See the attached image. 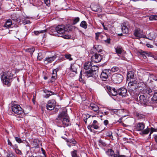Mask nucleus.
<instances>
[{"mask_svg": "<svg viewBox=\"0 0 157 157\" xmlns=\"http://www.w3.org/2000/svg\"><path fill=\"white\" fill-rule=\"evenodd\" d=\"M99 142L100 143H101L102 145L104 146H105L106 145L105 143L104 142H103V141L101 140H100Z\"/></svg>", "mask_w": 157, "mask_h": 157, "instance_id": "13d9d810", "label": "nucleus"}, {"mask_svg": "<svg viewBox=\"0 0 157 157\" xmlns=\"http://www.w3.org/2000/svg\"><path fill=\"white\" fill-rule=\"evenodd\" d=\"M42 58V54L40 53H39L37 56V59L39 60H41Z\"/></svg>", "mask_w": 157, "mask_h": 157, "instance_id": "8fccbe9b", "label": "nucleus"}, {"mask_svg": "<svg viewBox=\"0 0 157 157\" xmlns=\"http://www.w3.org/2000/svg\"><path fill=\"white\" fill-rule=\"evenodd\" d=\"M71 143L67 140V144L69 147H71Z\"/></svg>", "mask_w": 157, "mask_h": 157, "instance_id": "69168bd1", "label": "nucleus"}, {"mask_svg": "<svg viewBox=\"0 0 157 157\" xmlns=\"http://www.w3.org/2000/svg\"><path fill=\"white\" fill-rule=\"evenodd\" d=\"M100 33H100V32H98V33H95V35H96L95 39L96 40H98V37H99L100 34Z\"/></svg>", "mask_w": 157, "mask_h": 157, "instance_id": "864d4df0", "label": "nucleus"}, {"mask_svg": "<svg viewBox=\"0 0 157 157\" xmlns=\"http://www.w3.org/2000/svg\"><path fill=\"white\" fill-rule=\"evenodd\" d=\"M23 23L25 25L29 23H30V21L28 20H24L23 21Z\"/></svg>", "mask_w": 157, "mask_h": 157, "instance_id": "bf43d9fd", "label": "nucleus"}, {"mask_svg": "<svg viewBox=\"0 0 157 157\" xmlns=\"http://www.w3.org/2000/svg\"><path fill=\"white\" fill-rule=\"evenodd\" d=\"M128 25L126 23H124L122 24V30L123 33H127L128 32Z\"/></svg>", "mask_w": 157, "mask_h": 157, "instance_id": "a211bd4d", "label": "nucleus"}, {"mask_svg": "<svg viewBox=\"0 0 157 157\" xmlns=\"http://www.w3.org/2000/svg\"><path fill=\"white\" fill-rule=\"evenodd\" d=\"M138 87H140L141 86H145V84L143 82H138L137 83Z\"/></svg>", "mask_w": 157, "mask_h": 157, "instance_id": "c03bdc74", "label": "nucleus"}, {"mask_svg": "<svg viewBox=\"0 0 157 157\" xmlns=\"http://www.w3.org/2000/svg\"><path fill=\"white\" fill-rule=\"evenodd\" d=\"M15 140L18 143H21L22 142V140L19 137H15Z\"/></svg>", "mask_w": 157, "mask_h": 157, "instance_id": "de8ad7c7", "label": "nucleus"}, {"mask_svg": "<svg viewBox=\"0 0 157 157\" xmlns=\"http://www.w3.org/2000/svg\"><path fill=\"white\" fill-rule=\"evenodd\" d=\"M56 33H57V34L55 33V34H58V36H64L63 34L66 31L64 26L63 25H59L56 27Z\"/></svg>", "mask_w": 157, "mask_h": 157, "instance_id": "39448f33", "label": "nucleus"}, {"mask_svg": "<svg viewBox=\"0 0 157 157\" xmlns=\"http://www.w3.org/2000/svg\"><path fill=\"white\" fill-rule=\"evenodd\" d=\"M133 34L135 37L138 38L144 37L143 31L139 28H135L133 31Z\"/></svg>", "mask_w": 157, "mask_h": 157, "instance_id": "423d86ee", "label": "nucleus"}, {"mask_svg": "<svg viewBox=\"0 0 157 157\" xmlns=\"http://www.w3.org/2000/svg\"><path fill=\"white\" fill-rule=\"evenodd\" d=\"M67 141L74 145H75L77 144V142L74 139H70L67 140Z\"/></svg>", "mask_w": 157, "mask_h": 157, "instance_id": "e433bc0d", "label": "nucleus"}, {"mask_svg": "<svg viewBox=\"0 0 157 157\" xmlns=\"http://www.w3.org/2000/svg\"><path fill=\"white\" fill-rule=\"evenodd\" d=\"M145 127V124L143 123H138L136 124V130L138 131H142Z\"/></svg>", "mask_w": 157, "mask_h": 157, "instance_id": "4468645a", "label": "nucleus"}, {"mask_svg": "<svg viewBox=\"0 0 157 157\" xmlns=\"http://www.w3.org/2000/svg\"><path fill=\"white\" fill-rule=\"evenodd\" d=\"M92 66L91 62H86L84 66V68L86 70H87L90 68Z\"/></svg>", "mask_w": 157, "mask_h": 157, "instance_id": "5701e85b", "label": "nucleus"}, {"mask_svg": "<svg viewBox=\"0 0 157 157\" xmlns=\"http://www.w3.org/2000/svg\"><path fill=\"white\" fill-rule=\"evenodd\" d=\"M127 92V90L123 87L120 88L118 90V94L123 97L126 96Z\"/></svg>", "mask_w": 157, "mask_h": 157, "instance_id": "ddd939ff", "label": "nucleus"}, {"mask_svg": "<svg viewBox=\"0 0 157 157\" xmlns=\"http://www.w3.org/2000/svg\"><path fill=\"white\" fill-rule=\"evenodd\" d=\"M56 102L55 100L53 99L48 101L46 105L47 109L50 110H53L55 107Z\"/></svg>", "mask_w": 157, "mask_h": 157, "instance_id": "6e6552de", "label": "nucleus"}, {"mask_svg": "<svg viewBox=\"0 0 157 157\" xmlns=\"http://www.w3.org/2000/svg\"><path fill=\"white\" fill-rule=\"evenodd\" d=\"M116 52L118 54V56H120L124 52L123 49L121 46H118L115 48Z\"/></svg>", "mask_w": 157, "mask_h": 157, "instance_id": "412c9836", "label": "nucleus"}, {"mask_svg": "<svg viewBox=\"0 0 157 157\" xmlns=\"http://www.w3.org/2000/svg\"><path fill=\"white\" fill-rule=\"evenodd\" d=\"M12 25V20L10 19L6 20L5 24L4 25L3 27H5L7 29L10 28Z\"/></svg>", "mask_w": 157, "mask_h": 157, "instance_id": "aec40b11", "label": "nucleus"}, {"mask_svg": "<svg viewBox=\"0 0 157 157\" xmlns=\"http://www.w3.org/2000/svg\"><path fill=\"white\" fill-rule=\"evenodd\" d=\"M11 147L14 150H15L16 149H18V146L16 144H15L14 145H12Z\"/></svg>", "mask_w": 157, "mask_h": 157, "instance_id": "6e6d98bb", "label": "nucleus"}, {"mask_svg": "<svg viewBox=\"0 0 157 157\" xmlns=\"http://www.w3.org/2000/svg\"><path fill=\"white\" fill-rule=\"evenodd\" d=\"M79 21V18L78 17H76L73 20V24H75Z\"/></svg>", "mask_w": 157, "mask_h": 157, "instance_id": "37998d69", "label": "nucleus"}, {"mask_svg": "<svg viewBox=\"0 0 157 157\" xmlns=\"http://www.w3.org/2000/svg\"><path fill=\"white\" fill-rule=\"evenodd\" d=\"M52 76H53V77H57V71L56 70H54L53 71V73L52 74Z\"/></svg>", "mask_w": 157, "mask_h": 157, "instance_id": "09e8293b", "label": "nucleus"}, {"mask_svg": "<svg viewBox=\"0 0 157 157\" xmlns=\"http://www.w3.org/2000/svg\"><path fill=\"white\" fill-rule=\"evenodd\" d=\"M139 101L142 104L144 105H145L148 102V98L147 97H145L144 95H140L139 98Z\"/></svg>", "mask_w": 157, "mask_h": 157, "instance_id": "f8f14e48", "label": "nucleus"}, {"mask_svg": "<svg viewBox=\"0 0 157 157\" xmlns=\"http://www.w3.org/2000/svg\"><path fill=\"white\" fill-rule=\"evenodd\" d=\"M44 92L46 94L45 97L46 98H48L50 96L54 94V93L53 92L51 91H49L47 90H44Z\"/></svg>", "mask_w": 157, "mask_h": 157, "instance_id": "a878e982", "label": "nucleus"}, {"mask_svg": "<svg viewBox=\"0 0 157 157\" xmlns=\"http://www.w3.org/2000/svg\"><path fill=\"white\" fill-rule=\"evenodd\" d=\"M150 129L148 127L142 131L141 133H140L141 134H147L150 132Z\"/></svg>", "mask_w": 157, "mask_h": 157, "instance_id": "7c9ffc66", "label": "nucleus"}, {"mask_svg": "<svg viewBox=\"0 0 157 157\" xmlns=\"http://www.w3.org/2000/svg\"><path fill=\"white\" fill-rule=\"evenodd\" d=\"M91 69L89 71H84L83 70H81L80 72V75L79 76V81L82 79V75L84 74L83 76L86 77L88 78L90 77H95L97 76L98 72V67L97 66H91Z\"/></svg>", "mask_w": 157, "mask_h": 157, "instance_id": "f03ea898", "label": "nucleus"}, {"mask_svg": "<svg viewBox=\"0 0 157 157\" xmlns=\"http://www.w3.org/2000/svg\"><path fill=\"white\" fill-rule=\"evenodd\" d=\"M107 88L109 94L115 96L118 94V91L115 89L109 86H107Z\"/></svg>", "mask_w": 157, "mask_h": 157, "instance_id": "9b49d317", "label": "nucleus"}, {"mask_svg": "<svg viewBox=\"0 0 157 157\" xmlns=\"http://www.w3.org/2000/svg\"><path fill=\"white\" fill-rule=\"evenodd\" d=\"M144 91L146 93L150 95L152 92V90L150 88H147L144 90Z\"/></svg>", "mask_w": 157, "mask_h": 157, "instance_id": "4c0bfd02", "label": "nucleus"}, {"mask_svg": "<svg viewBox=\"0 0 157 157\" xmlns=\"http://www.w3.org/2000/svg\"><path fill=\"white\" fill-rule=\"evenodd\" d=\"M8 77H9L10 78H12L13 76V75L12 73H11L10 72H8L7 74Z\"/></svg>", "mask_w": 157, "mask_h": 157, "instance_id": "5fc2aeb1", "label": "nucleus"}, {"mask_svg": "<svg viewBox=\"0 0 157 157\" xmlns=\"http://www.w3.org/2000/svg\"><path fill=\"white\" fill-rule=\"evenodd\" d=\"M7 143H8V144L11 147L12 145H13L12 144V143L11 142V141H10V140L9 139H8Z\"/></svg>", "mask_w": 157, "mask_h": 157, "instance_id": "052dcab7", "label": "nucleus"}, {"mask_svg": "<svg viewBox=\"0 0 157 157\" xmlns=\"http://www.w3.org/2000/svg\"><path fill=\"white\" fill-rule=\"evenodd\" d=\"M78 67H79V66L77 64L75 63L71 64V70L72 71L76 74L77 69Z\"/></svg>", "mask_w": 157, "mask_h": 157, "instance_id": "6ab92c4d", "label": "nucleus"}, {"mask_svg": "<svg viewBox=\"0 0 157 157\" xmlns=\"http://www.w3.org/2000/svg\"><path fill=\"white\" fill-rule=\"evenodd\" d=\"M47 31V30L46 29H45L44 30H41L39 31H35L34 32V33L36 35H38L40 33H45Z\"/></svg>", "mask_w": 157, "mask_h": 157, "instance_id": "72a5a7b5", "label": "nucleus"}, {"mask_svg": "<svg viewBox=\"0 0 157 157\" xmlns=\"http://www.w3.org/2000/svg\"><path fill=\"white\" fill-rule=\"evenodd\" d=\"M134 77V73L132 71H128L127 74V79L129 78L132 79Z\"/></svg>", "mask_w": 157, "mask_h": 157, "instance_id": "b1692460", "label": "nucleus"}, {"mask_svg": "<svg viewBox=\"0 0 157 157\" xmlns=\"http://www.w3.org/2000/svg\"><path fill=\"white\" fill-rule=\"evenodd\" d=\"M92 10L94 11L98 12L101 10V9L99 8V6L97 5L92 6Z\"/></svg>", "mask_w": 157, "mask_h": 157, "instance_id": "473e14b6", "label": "nucleus"}, {"mask_svg": "<svg viewBox=\"0 0 157 157\" xmlns=\"http://www.w3.org/2000/svg\"><path fill=\"white\" fill-rule=\"evenodd\" d=\"M155 141H156V142L157 143V135H156L155 136Z\"/></svg>", "mask_w": 157, "mask_h": 157, "instance_id": "774afa93", "label": "nucleus"}, {"mask_svg": "<svg viewBox=\"0 0 157 157\" xmlns=\"http://www.w3.org/2000/svg\"><path fill=\"white\" fill-rule=\"evenodd\" d=\"M11 109L12 111L16 114L20 115L22 117L24 115V113L22 111V109L18 105H13L11 106Z\"/></svg>", "mask_w": 157, "mask_h": 157, "instance_id": "7ed1b4c3", "label": "nucleus"}, {"mask_svg": "<svg viewBox=\"0 0 157 157\" xmlns=\"http://www.w3.org/2000/svg\"><path fill=\"white\" fill-rule=\"evenodd\" d=\"M15 152L17 154L21 155V152L20 150L18 149H16V150H15Z\"/></svg>", "mask_w": 157, "mask_h": 157, "instance_id": "603ef678", "label": "nucleus"}, {"mask_svg": "<svg viewBox=\"0 0 157 157\" xmlns=\"http://www.w3.org/2000/svg\"><path fill=\"white\" fill-rule=\"evenodd\" d=\"M56 77H56L55 76L54 77H53V76H52L51 77V82H54L55 81V80H56Z\"/></svg>", "mask_w": 157, "mask_h": 157, "instance_id": "4d7b16f0", "label": "nucleus"}, {"mask_svg": "<svg viewBox=\"0 0 157 157\" xmlns=\"http://www.w3.org/2000/svg\"><path fill=\"white\" fill-rule=\"evenodd\" d=\"M14 156L12 153L11 152H9L7 154V156L8 157H14Z\"/></svg>", "mask_w": 157, "mask_h": 157, "instance_id": "49530a36", "label": "nucleus"}, {"mask_svg": "<svg viewBox=\"0 0 157 157\" xmlns=\"http://www.w3.org/2000/svg\"><path fill=\"white\" fill-rule=\"evenodd\" d=\"M113 157H124V155H121L118 154H116L114 155Z\"/></svg>", "mask_w": 157, "mask_h": 157, "instance_id": "680f3d73", "label": "nucleus"}, {"mask_svg": "<svg viewBox=\"0 0 157 157\" xmlns=\"http://www.w3.org/2000/svg\"><path fill=\"white\" fill-rule=\"evenodd\" d=\"M56 57L53 56L50 57H47L45 59L44 62L45 64H48L49 63H51L53 61H54L56 59Z\"/></svg>", "mask_w": 157, "mask_h": 157, "instance_id": "dca6fc26", "label": "nucleus"}, {"mask_svg": "<svg viewBox=\"0 0 157 157\" xmlns=\"http://www.w3.org/2000/svg\"><path fill=\"white\" fill-rule=\"evenodd\" d=\"M102 58V56L100 54L96 53L91 57V60L95 63H98L101 61Z\"/></svg>", "mask_w": 157, "mask_h": 157, "instance_id": "1a4fd4ad", "label": "nucleus"}, {"mask_svg": "<svg viewBox=\"0 0 157 157\" xmlns=\"http://www.w3.org/2000/svg\"><path fill=\"white\" fill-rule=\"evenodd\" d=\"M2 79L3 80V83L6 85H10V80L7 76L3 75L2 76Z\"/></svg>", "mask_w": 157, "mask_h": 157, "instance_id": "2eb2a0df", "label": "nucleus"}, {"mask_svg": "<svg viewBox=\"0 0 157 157\" xmlns=\"http://www.w3.org/2000/svg\"><path fill=\"white\" fill-rule=\"evenodd\" d=\"M64 56L67 59H68L70 61H71L73 59L71 57V55L70 54H66Z\"/></svg>", "mask_w": 157, "mask_h": 157, "instance_id": "58836bf2", "label": "nucleus"}, {"mask_svg": "<svg viewBox=\"0 0 157 157\" xmlns=\"http://www.w3.org/2000/svg\"><path fill=\"white\" fill-rule=\"evenodd\" d=\"M80 26L85 29H86L87 26L86 22L84 21H82L80 23Z\"/></svg>", "mask_w": 157, "mask_h": 157, "instance_id": "c85d7f7f", "label": "nucleus"}, {"mask_svg": "<svg viewBox=\"0 0 157 157\" xmlns=\"http://www.w3.org/2000/svg\"><path fill=\"white\" fill-rule=\"evenodd\" d=\"M136 115L138 117H143V115L140 114H139V113H137L136 114Z\"/></svg>", "mask_w": 157, "mask_h": 157, "instance_id": "338daca9", "label": "nucleus"}, {"mask_svg": "<svg viewBox=\"0 0 157 157\" xmlns=\"http://www.w3.org/2000/svg\"><path fill=\"white\" fill-rule=\"evenodd\" d=\"M35 49L34 48H29L26 49V51L30 53L31 55H32Z\"/></svg>", "mask_w": 157, "mask_h": 157, "instance_id": "f704fd0d", "label": "nucleus"}, {"mask_svg": "<svg viewBox=\"0 0 157 157\" xmlns=\"http://www.w3.org/2000/svg\"><path fill=\"white\" fill-rule=\"evenodd\" d=\"M140 53L144 59L146 58L147 56H149L147 52L142 51V50L140 52Z\"/></svg>", "mask_w": 157, "mask_h": 157, "instance_id": "c756f323", "label": "nucleus"}, {"mask_svg": "<svg viewBox=\"0 0 157 157\" xmlns=\"http://www.w3.org/2000/svg\"><path fill=\"white\" fill-rule=\"evenodd\" d=\"M111 71L113 72H119L121 70L119 68L117 67H113L111 68Z\"/></svg>", "mask_w": 157, "mask_h": 157, "instance_id": "cd10ccee", "label": "nucleus"}, {"mask_svg": "<svg viewBox=\"0 0 157 157\" xmlns=\"http://www.w3.org/2000/svg\"><path fill=\"white\" fill-rule=\"evenodd\" d=\"M106 135L110 138H113L112 132L110 131H109L106 133Z\"/></svg>", "mask_w": 157, "mask_h": 157, "instance_id": "a19ab883", "label": "nucleus"}, {"mask_svg": "<svg viewBox=\"0 0 157 157\" xmlns=\"http://www.w3.org/2000/svg\"><path fill=\"white\" fill-rule=\"evenodd\" d=\"M107 154L109 156H110L111 157H114V151L112 149L109 150L107 152Z\"/></svg>", "mask_w": 157, "mask_h": 157, "instance_id": "2f4dec72", "label": "nucleus"}, {"mask_svg": "<svg viewBox=\"0 0 157 157\" xmlns=\"http://www.w3.org/2000/svg\"><path fill=\"white\" fill-rule=\"evenodd\" d=\"M56 121L59 125L63 127H67L71 125L69 117L68 115L66 110L64 109L59 114Z\"/></svg>", "mask_w": 157, "mask_h": 157, "instance_id": "f257e3e1", "label": "nucleus"}, {"mask_svg": "<svg viewBox=\"0 0 157 157\" xmlns=\"http://www.w3.org/2000/svg\"><path fill=\"white\" fill-rule=\"evenodd\" d=\"M94 48L98 52H100L102 51V47L100 45H96L94 46Z\"/></svg>", "mask_w": 157, "mask_h": 157, "instance_id": "bb28decb", "label": "nucleus"}, {"mask_svg": "<svg viewBox=\"0 0 157 157\" xmlns=\"http://www.w3.org/2000/svg\"><path fill=\"white\" fill-rule=\"evenodd\" d=\"M71 154L72 157H81V155L78 154V151L76 150H74L71 151Z\"/></svg>", "mask_w": 157, "mask_h": 157, "instance_id": "4be33fe9", "label": "nucleus"}, {"mask_svg": "<svg viewBox=\"0 0 157 157\" xmlns=\"http://www.w3.org/2000/svg\"><path fill=\"white\" fill-rule=\"evenodd\" d=\"M149 19L150 20H157V15H152L150 16Z\"/></svg>", "mask_w": 157, "mask_h": 157, "instance_id": "c9c22d12", "label": "nucleus"}, {"mask_svg": "<svg viewBox=\"0 0 157 157\" xmlns=\"http://www.w3.org/2000/svg\"><path fill=\"white\" fill-rule=\"evenodd\" d=\"M137 83L138 81L136 80L130 82L128 84V87L129 89L132 90H136L138 88Z\"/></svg>", "mask_w": 157, "mask_h": 157, "instance_id": "9d476101", "label": "nucleus"}, {"mask_svg": "<svg viewBox=\"0 0 157 157\" xmlns=\"http://www.w3.org/2000/svg\"><path fill=\"white\" fill-rule=\"evenodd\" d=\"M89 108L94 112H97L99 109V107L96 104L92 103L90 104Z\"/></svg>", "mask_w": 157, "mask_h": 157, "instance_id": "f3484780", "label": "nucleus"}, {"mask_svg": "<svg viewBox=\"0 0 157 157\" xmlns=\"http://www.w3.org/2000/svg\"><path fill=\"white\" fill-rule=\"evenodd\" d=\"M152 99L155 101H157V92L154 93Z\"/></svg>", "mask_w": 157, "mask_h": 157, "instance_id": "79ce46f5", "label": "nucleus"}, {"mask_svg": "<svg viewBox=\"0 0 157 157\" xmlns=\"http://www.w3.org/2000/svg\"><path fill=\"white\" fill-rule=\"evenodd\" d=\"M45 3L47 6H49L50 5V1L49 0H44Z\"/></svg>", "mask_w": 157, "mask_h": 157, "instance_id": "3c124183", "label": "nucleus"}, {"mask_svg": "<svg viewBox=\"0 0 157 157\" xmlns=\"http://www.w3.org/2000/svg\"><path fill=\"white\" fill-rule=\"evenodd\" d=\"M105 42L108 44L110 43V38H108L106 40H105Z\"/></svg>", "mask_w": 157, "mask_h": 157, "instance_id": "0e129e2a", "label": "nucleus"}, {"mask_svg": "<svg viewBox=\"0 0 157 157\" xmlns=\"http://www.w3.org/2000/svg\"><path fill=\"white\" fill-rule=\"evenodd\" d=\"M50 31L52 33H56V27H52L50 29Z\"/></svg>", "mask_w": 157, "mask_h": 157, "instance_id": "ea45409f", "label": "nucleus"}, {"mask_svg": "<svg viewBox=\"0 0 157 157\" xmlns=\"http://www.w3.org/2000/svg\"><path fill=\"white\" fill-rule=\"evenodd\" d=\"M98 125V124L97 121L96 120H94L93 123L91 124V126H92L94 129H97L99 128Z\"/></svg>", "mask_w": 157, "mask_h": 157, "instance_id": "393cba45", "label": "nucleus"}, {"mask_svg": "<svg viewBox=\"0 0 157 157\" xmlns=\"http://www.w3.org/2000/svg\"><path fill=\"white\" fill-rule=\"evenodd\" d=\"M111 71L109 69L103 70L101 72L100 78L102 80L105 81L110 74Z\"/></svg>", "mask_w": 157, "mask_h": 157, "instance_id": "0eeeda50", "label": "nucleus"}, {"mask_svg": "<svg viewBox=\"0 0 157 157\" xmlns=\"http://www.w3.org/2000/svg\"><path fill=\"white\" fill-rule=\"evenodd\" d=\"M38 140H34L33 144L34 145V147H36L38 145V144L37 143Z\"/></svg>", "mask_w": 157, "mask_h": 157, "instance_id": "a18cd8bd", "label": "nucleus"}, {"mask_svg": "<svg viewBox=\"0 0 157 157\" xmlns=\"http://www.w3.org/2000/svg\"><path fill=\"white\" fill-rule=\"evenodd\" d=\"M123 77L120 74L116 73L113 74L112 77V79L116 83H120L122 81Z\"/></svg>", "mask_w": 157, "mask_h": 157, "instance_id": "20e7f679", "label": "nucleus"}, {"mask_svg": "<svg viewBox=\"0 0 157 157\" xmlns=\"http://www.w3.org/2000/svg\"><path fill=\"white\" fill-rule=\"evenodd\" d=\"M108 120H106L104 121V123L105 125H107L108 123Z\"/></svg>", "mask_w": 157, "mask_h": 157, "instance_id": "e2e57ef3", "label": "nucleus"}]
</instances>
